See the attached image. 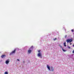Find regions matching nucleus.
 <instances>
[{
	"instance_id": "obj_1",
	"label": "nucleus",
	"mask_w": 74,
	"mask_h": 74,
	"mask_svg": "<svg viewBox=\"0 0 74 74\" xmlns=\"http://www.w3.org/2000/svg\"><path fill=\"white\" fill-rule=\"evenodd\" d=\"M73 39H67L66 40V41L67 42H72V41H73Z\"/></svg>"
},
{
	"instance_id": "obj_2",
	"label": "nucleus",
	"mask_w": 74,
	"mask_h": 74,
	"mask_svg": "<svg viewBox=\"0 0 74 74\" xmlns=\"http://www.w3.org/2000/svg\"><path fill=\"white\" fill-rule=\"evenodd\" d=\"M16 51V49H14V51H12L11 53H10V55H12L13 53H15V51Z\"/></svg>"
},
{
	"instance_id": "obj_3",
	"label": "nucleus",
	"mask_w": 74,
	"mask_h": 74,
	"mask_svg": "<svg viewBox=\"0 0 74 74\" xmlns=\"http://www.w3.org/2000/svg\"><path fill=\"white\" fill-rule=\"evenodd\" d=\"M38 56H40L41 58H42V57H41V56H42V55L41 54V53H38Z\"/></svg>"
},
{
	"instance_id": "obj_4",
	"label": "nucleus",
	"mask_w": 74,
	"mask_h": 74,
	"mask_svg": "<svg viewBox=\"0 0 74 74\" xmlns=\"http://www.w3.org/2000/svg\"><path fill=\"white\" fill-rule=\"evenodd\" d=\"M47 67L49 69V70H51V69H50V67L48 65H47Z\"/></svg>"
},
{
	"instance_id": "obj_5",
	"label": "nucleus",
	"mask_w": 74,
	"mask_h": 74,
	"mask_svg": "<svg viewBox=\"0 0 74 74\" xmlns=\"http://www.w3.org/2000/svg\"><path fill=\"white\" fill-rule=\"evenodd\" d=\"M5 56H6L5 55H2L1 56V58H5Z\"/></svg>"
},
{
	"instance_id": "obj_6",
	"label": "nucleus",
	"mask_w": 74,
	"mask_h": 74,
	"mask_svg": "<svg viewBox=\"0 0 74 74\" xmlns=\"http://www.w3.org/2000/svg\"><path fill=\"white\" fill-rule=\"evenodd\" d=\"M28 52L29 53H31L32 52V50L30 49H29L28 50Z\"/></svg>"
},
{
	"instance_id": "obj_7",
	"label": "nucleus",
	"mask_w": 74,
	"mask_h": 74,
	"mask_svg": "<svg viewBox=\"0 0 74 74\" xmlns=\"http://www.w3.org/2000/svg\"><path fill=\"white\" fill-rule=\"evenodd\" d=\"M51 71H53V70H54L55 69V68H54L53 67H51Z\"/></svg>"
},
{
	"instance_id": "obj_8",
	"label": "nucleus",
	"mask_w": 74,
	"mask_h": 74,
	"mask_svg": "<svg viewBox=\"0 0 74 74\" xmlns=\"http://www.w3.org/2000/svg\"><path fill=\"white\" fill-rule=\"evenodd\" d=\"M9 62L10 61H9V60H6L5 62V63L6 64H8V63H9Z\"/></svg>"
},
{
	"instance_id": "obj_9",
	"label": "nucleus",
	"mask_w": 74,
	"mask_h": 74,
	"mask_svg": "<svg viewBox=\"0 0 74 74\" xmlns=\"http://www.w3.org/2000/svg\"><path fill=\"white\" fill-rule=\"evenodd\" d=\"M64 47H66V42L64 43Z\"/></svg>"
},
{
	"instance_id": "obj_10",
	"label": "nucleus",
	"mask_w": 74,
	"mask_h": 74,
	"mask_svg": "<svg viewBox=\"0 0 74 74\" xmlns=\"http://www.w3.org/2000/svg\"><path fill=\"white\" fill-rule=\"evenodd\" d=\"M4 74H8V72H5Z\"/></svg>"
},
{
	"instance_id": "obj_11",
	"label": "nucleus",
	"mask_w": 74,
	"mask_h": 74,
	"mask_svg": "<svg viewBox=\"0 0 74 74\" xmlns=\"http://www.w3.org/2000/svg\"><path fill=\"white\" fill-rule=\"evenodd\" d=\"M71 31L72 32H74V31L73 30V29H71Z\"/></svg>"
},
{
	"instance_id": "obj_12",
	"label": "nucleus",
	"mask_w": 74,
	"mask_h": 74,
	"mask_svg": "<svg viewBox=\"0 0 74 74\" xmlns=\"http://www.w3.org/2000/svg\"><path fill=\"white\" fill-rule=\"evenodd\" d=\"M62 49L63 51H64V52H65V51H66V50H64V49Z\"/></svg>"
},
{
	"instance_id": "obj_13",
	"label": "nucleus",
	"mask_w": 74,
	"mask_h": 74,
	"mask_svg": "<svg viewBox=\"0 0 74 74\" xmlns=\"http://www.w3.org/2000/svg\"><path fill=\"white\" fill-rule=\"evenodd\" d=\"M56 40V38H55V39H53L54 41H55V40Z\"/></svg>"
},
{
	"instance_id": "obj_14",
	"label": "nucleus",
	"mask_w": 74,
	"mask_h": 74,
	"mask_svg": "<svg viewBox=\"0 0 74 74\" xmlns=\"http://www.w3.org/2000/svg\"><path fill=\"white\" fill-rule=\"evenodd\" d=\"M59 46H60L61 48H62V46H60V45H59Z\"/></svg>"
},
{
	"instance_id": "obj_15",
	"label": "nucleus",
	"mask_w": 74,
	"mask_h": 74,
	"mask_svg": "<svg viewBox=\"0 0 74 74\" xmlns=\"http://www.w3.org/2000/svg\"><path fill=\"white\" fill-rule=\"evenodd\" d=\"M68 48H69V49H70V48H71L70 47H68Z\"/></svg>"
},
{
	"instance_id": "obj_16",
	"label": "nucleus",
	"mask_w": 74,
	"mask_h": 74,
	"mask_svg": "<svg viewBox=\"0 0 74 74\" xmlns=\"http://www.w3.org/2000/svg\"><path fill=\"white\" fill-rule=\"evenodd\" d=\"M65 38H66L67 37V35H65Z\"/></svg>"
},
{
	"instance_id": "obj_17",
	"label": "nucleus",
	"mask_w": 74,
	"mask_h": 74,
	"mask_svg": "<svg viewBox=\"0 0 74 74\" xmlns=\"http://www.w3.org/2000/svg\"><path fill=\"white\" fill-rule=\"evenodd\" d=\"M40 51H41L39 50L38 51V52H40Z\"/></svg>"
},
{
	"instance_id": "obj_18",
	"label": "nucleus",
	"mask_w": 74,
	"mask_h": 74,
	"mask_svg": "<svg viewBox=\"0 0 74 74\" xmlns=\"http://www.w3.org/2000/svg\"><path fill=\"white\" fill-rule=\"evenodd\" d=\"M73 53H74V50L73 51Z\"/></svg>"
},
{
	"instance_id": "obj_19",
	"label": "nucleus",
	"mask_w": 74,
	"mask_h": 74,
	"mask_svg": "<svg viewBox=\"0 0 74 74\" xmlns=\"http://www.w3.org/2000/svg\"><path fill=\"white\" fill-rule=\"evenodd\" d=\"M71 44H72V43H70V45H71Z\"/></svg>"
},
{
	"instance_id": "obj_20",
	"label": "nucleus",
	"mask_w": 74,
	"mask_h": 74,
	"mask_svg": "<svg viewBox=\"0 0 74 74\" xmlns=\"http://www.w3.org/2000/svg\"><path fill=\"white\" fill-rule=\"evenodd\" d=\"M17 60H18V61H19V60H18V59H17Z\"/></svg>"
},
{
	"instance_id": "obj_21",
	"label": "nucleus",
	"mask_w": 74,
	"mask_h": 74,
	"mask_svg": "<svg viewBox=\"0 0 74 74\" xmlns=\"http://www.w3.org/2000/svg\"><path fill=\"white\" fill-rule=\"evenodd\" d=\"M73 47H74V44H73Z\"/></svg>"
}]
</instances>
